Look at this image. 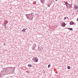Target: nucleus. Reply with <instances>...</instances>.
Instances as JSON below:
<instances>
[{"instance_id": "f257e3e1", "label": "nucleus", "mask_w": 78, "mask_h": 78, "mask_svg": "<svg viewBox=\"0 0 78 78\" xmlns=\"http://www.w3.org/2000/svg\"><path fill=\"white\" fill-rule=\"evenodd\" d=\"M4 69H5V71H2L1 73H5V72L7 73L9 72V68H4Z\"/></svg>"}, {"instance_id": "f03ea898", "label": "nucleus", "mask_w": 78, "mask_h": 78, "mask_svg": "<svg viewBox=\"0 0 78 78\" xmlns=\"http://www.w3.org/2000/svg\"><path fill=\"white\" fill-rule=\"evenodd\" d=\"M28 19H29L30 20H32L33 19V16L31 14L27 15V18Z\"/></svg>"}, {"instance_id": "7ed1b4c3", "label": "nucleus", "mask_w": 78, "mask_h": 78, "mask_svg": "<svg viewBox=\"0 0 78 78\" xmlns=\"http://www.w3.org/2000/svg\"><path fill=\"white\" fill-rule=\"evenodd\" d=\"M4 24L3 26H4L6 28H8V26H7V25H6V24L8 23V22H7L6 20H5L4 22Z\"/></svg>"}, {"instance_id": "20e7f679", "label": "nucleus", "mask_w": 78, "mask_h": 78, "mask_svg": "<svg viewBox=\"0 0 78 78\" xmlns=\"http://www.w3.org/2000/svg\"><path fill=\"white\" fill-rule=\"evenodd\" d=\"M65 3H66V5L67 8H70V6H69V5H70V4L68 3V2H65Z\"/></svg>"}, {"instance_id": "39448f33", "label": "nucleus", "mask_w": 78, "mask_h": 78, "mask_svg": "<svg viewBox=\"0 0 78 78\" xmlns=\"http://www.w3.org/2000/svg\"><path fill=\"white\" fill-rule=\"evenodd\" d=\"M35 58V59H34V61L35 62H37V61H38V59H37V58Z\"/></svg>"}, {"instance_id": "423d86ee", "label": "nucleus", "mask_w": 78, "mask_h": 78, "mask_svg": "<svg viewBox=\"0 0 78 78\" xmlns=\"http://www.w3.org/2000/svg\"><path fill=\"white\" fill-rule=\"evenodd\" d=\"M36 44H34V46L32 48L33 50H34V48H35V47L36 46Z\"/></svg>"}, {"instance_id": "0eeeda50", "label": "nucleus", "mask_w": 78, "mask_h": 78, "mask_svg": "<svg viewBox=\"0 0 78 78\" xmlns=\"http://www.w3.org/2000/svg\"><path fill=\"white\" fill-rule=\"evenodd\" d=\"M70 25H73L74 24V23H73V21H71L70 23Z\"/></svg>"}, {"instance_id": "6e6552de", "label": "nucleus", "mask_w": 78, "mask_h": 78, "mask_svg": "<svg viewBox=\"0 0 78 78\" xmlns=\"http://www.w3.org/2000/svg\"><path fill=\"white\" fill-rule=\"evenodd\" d=\"M25 30H26V29L25 28H24L21 31H23V32H25Z\"/></svg>"}, {"instance_id": "1a4fd4ad", "label": "nucleus", "mask_w": 78, "mask_h": 78, "mask_svg": "<svg viewBox=\"0 0 78 78\" xmlns=\"http://www.w3.org/2000/svg\"><path fill=\"white\" fill-rule=\"evenodd\" d=\"M63 24H62V27H65L66 26V23H63Z\"/></svg>"}, {"instance_id": "9d476101", "label": "nucleus", "mask_w": 78, "mask_h": 78, "mask_svg": "<svg viewBox=\"0 0 78 78\" xmlns=\"http://www.w3.org/2000/svg\"><path fill=\"white\" fill-rule=\"evenodd\" d=\"M75 8L76 9H78V6L76 5V6H75Z\"/></svg>"}, {"instance_id": "9b49d317", "label": "nucleus", "mask_w": 78, "mask_h": 78, "mask_svg": "<svg viewBox=\"0 0 78 78\" xmlns=\"http://www.w3.org/2000/svg\"><path fill=\"white\" fill-rule=\"evenodd\" d=\"M44 0H40L41 2L42 3V2L43 3H44Z\"/></svg>"}, {"instance_id": "f8f14e48", "label": "nucleus", "mask_w": 78, "mask_h": 78, "mask_svg": "<svg viewBox=\"0 0 78 78\" xmlns=\"http://www.w3.org/2000/svg\"><path fill=\"white\" fill-rule=\"evenodd\" d=\"M28 67H31V65H30V64H29L28 65Z\"/></svg>"}, {"instance_id": "ddd939ff", "label": "nucleus", "mask_w": 78, "mask_h": 78, "mask_svg": "<svg viewBox=\"0 0 78 78\" xmlns=\"http://www.w3.org/2000/svg\"><path fill=\"white\" fill-rule=\"evenodd\" d=\"M70 69V66H68V69Z\"/></svg>"}, {"instance_id": "4468645a", "label": "nucleus", "mask_w": 78, "mask_h": 78, "mask_svg": "<svg viewBox=\"0 0 78 78\" xmlns=\"http://www.w3.org/2000/svg\"><path fill=\"white\" fill-rule=\"evenodd\" d=\"M0 78H3V76L2 75H0Z\"/></svg>"}, {"instance_id": "2eb2a0df", "label": "nucleus", "mask_w": 78, "mask_h": 78, "mask_svg": "<svg viewBox=\"0 0 78 78\" xmlns=\"http://www.w3.org/2000/svg\"><path fill=\"white\" fill-rule=\"evenodd\" d=\"M69 30H71V31L73 30V29L72 28H70Z\"/></svg>"}, {"instance_id": "dca6fc26", "label": "nucleus", "mask_w": 78, "mask_h": 78, "mask_svg": "<svg viewBox=\"0 0 78 78\" xmlns=\"http://www.w3.org/2000/svg\"><path fill=\"white\" fill-rule=\"evenodd\" d=\"M31 15V16H34V13H32Z\"/></svg>"}, {"instance_id": "f3484780", "label": "nucleus", "mask_w": 78, "mask_h": 78, "mask_svg": "<svg viewBox=\"0 0 78 78\" xmlns=\"http://www.w3.org/2000/svg\"><path fill=\"white\" fill-rule=\"evenodd\" d=\"M54 28H56L57 27H56V25H54Z\"/></svg>"}, {"instance_id": "a211bd4d", "label": "nucleus", "mask_w": 78, "mask_h": 78, "mask_svg": "<svg viewBox=\"0 0 78 78\" xmlns=\"http://www.w3.org/2000/svg\"><path fill=\"white\" fill-rule=\"evenodd\" d=\"M67 19V18L66 17H65L64 18V20H66Z\"/></svg>"}, {"instance_id": "6ab92c4d", "label": "nucleus", "mask_w": 78, "mask_h": 78, "mask_svg": "<svg viewBox=\"0 0 78 78\" xmlns=\"http://www.w3.org/2000/svg\"><path fill=\"white\" fill-rule=\"evenodd\" d=\"M48 68H49V67H50V64H49L48 65Z\"/></svg>"}, {"instance_id": "aec40b11", "label": "nucleus", "mask_w": 78, "mask_h": 78, "mask_svg": "<svg viewBox=\"0 0 78 78\" xmlns=\"http://www.w3.org/2000/svg\"><path fill=\"white\" fill-rule=\"evenodd\" d=\"M67 28V29H68V30H70V28Z\"/></svg>"}, {"instance_id": "412c9836", "label": "nucleus", "mask_w": 78, "mask_h": 78, "mask_svg": "<svg viewBox=\"0 0 78 78\" xmlns=\"http://www.w3.org/2000/svg\"><path fill=\"white\" fill-rule=\"evenodd\" d=\"M34 3H36V1H35Z\"/></svg>"}, {"instance_id": "4be33fe9", "label": "nucleus", "mask_w": 78, "mask_h": 78, "mask_svg": "<svg viewBox=\"0 0 78 78\" xmlns=\"http://www.w3.org/2000/svg\"><path fill=\"white\" fill-rule=\"evenodd\" d=\"M77 21H78V18L76 20Z\"/></svg>"}, {"instance_id": "5701e85b", "label": "nucleus", "mask_w": 78, "mask_h": 78, "mask_svg": "<svg viewBox=\"0 0 78 78\" xmlns=\"http://www.w3.org/2000/svg\"><path fill=\"white\" fill-rule=\"evenodd\" d=\"M48 6L49 7H50V5H48Z\"/></svg>"}, {"instance_id": "b1692460", "label": "nucleus", "mask_w": 78, "mask_h": 78, "mask_svg": "<svg viewBox=\"0 0 78 78\" xmlns=\"http://www.w3.org/2000/svg\"><path fill=\"white\" fill-rule=\"evenodd\" d=\"M44 73H45V72H44Z\"/></svg>"}, {"instance_id": "393cba45", "label": "nucleus", "mask_w": 78, "mask_h": 78, "mask_svg": "<svg viewBox=\"0 0 78 78\" xmlns=\"http://www.w3.org/2000/svg\"><path fill=\"white\" fill-rule=\"evenodd\" d=\"M58 0H56V1H58Z\"/></svg>"}, {"instance_id": "a878e982", "label": "nucleus", "mask_w": 78, "mask_h": 78, "mask_svg": "<svg viewBox=\"0 0 78 78\" xmlns=\"http://www.w3.org/2000/svg\"><path fill=\"white\" fill-rule=\"evenodd\" d=\"M33 0H31V1H33Z\"/></svg>"}]
</instances>
